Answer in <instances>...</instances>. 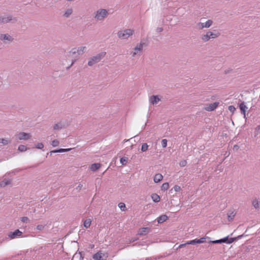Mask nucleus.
<instances>
[{"label": "nucleus", "instance_id": "1", "mask_svg": "<svg viewBox=\"0 0 260 260\" xmlns=\"http://www.w3.org/2000/svg\"><path fill=\"white\" fill-rule=\"evenodd\" d=\"M109 15L108 11L105 9H99L94 12L93 17L97 21H103Z\"/></svg>", "mask_w": 260, "mask_h": 260}, {"label": "nucleus", "instance_id": "2", "mask_svg": "<svg viewBox=\"0 0 260 260\" xmlns=\"http://www.w3.org/2000/svg\"><path fill=\"white\" fill-rule=\"evenodd\" d=\"M134 34V30L132 29H125L119 30L117 33V37L121 40H127L129 37L132 36Z\"/></svg>", "mask_w": 260, "mask_h": 260}, {"label": "nucleus", "instance_id": "3", "mask_svg": "<svg viewBox=\"0 0 260 260\" xmlns=\"http://www.w3.org/2000/svg\"><path fill=\"white\" fill-rule=\"evenodd\" d=\"M106 55V52L105 51L102 52L95 56L91 57L88 62V65L90 67L92 66L96 63H98L101 61Z\"/></svg>", "mask_w": 260, "mask_h": 260}, {"label": "nucleus", "instance_id": "4", "mask_svg": "<svg viewBox=\"0 0 260 260\" xmlns=\"http://www.w3.org/2000/svg\"><path fill=\"white\" fill-rule=\"evenodd\" d=\"M144 43H140L131 52V55L134 57L136 56H140L143 52Z\"/></svg>", "mask_w": 260, "mask_h": 260}, {"label": "nucleus", "instance_id": "5", "mask_svg": "<svg viewBox=\"0 0 260 260\" xmlns=\"http://www.w3.org/2000/svg\"><path fill=\"white\" fill-rule=\"evenodd\" d=\"M219 36V33H213L211 31H208L206 34L203 35L201 37L202 40L204 42H207L210 39H215L217 38Z\"/></svg>", "mask_w": 260, "mask_h": 260}, {"label": "nucleus", "instance_id": "6", "mask_svg": "<svg viewBox=\"0 0 260 260\" xmlns=\"http://www.w3.org/2000/svg\"><path fill=\"white\" fill-rule=\"evenodd\" d=\"M0 40L5 44H10L14 40V38L9 34H0Z\"/></svg>", "mask_w": 260, "mask_h": 260}, {"label": "nucleus", "instance_id": "7", "mask_svg": "<svg viewBox=\"0 0 260 260\" xmlns=\"http://www.w3.org/2000/svg\"><path fill=\"white\" fill-rule=\"evenodd\" d=\"M22 236V232L18 229L15 230L14 232H11L8 234L9 237L11 239L21 237Z\"/></svg>", "mask_w": 260, "mask_h": 260}, {"label": "nucleus", "instance_id": "8", "mask_svg": "<svg viewBox=\"0 0 260 260\" xmlns=\"http://www.w3.org/2000/svg\"><path fill=\"white\" fill-rule=\"evenodd\" d=\"M213 23V21L211 20H208L206 22H199L197 24V27L199 29H203L204 28L210 27Z\"/></svg>", "mask_w": 260, "mask_h": 260}, {"label": "nucleus", "instance_id": "9", "mask_svg": "<svg viewBox=\"0 0 260 260\" xmlns=\"http://www.w3.org/2000/svg\"><path fill=\"white\" fill-rule=\"evenodd\" d=\"M208 237H202L199 239H196L188 241L187 242V244H201L204 243L206 242V239H209Z\"/></svg>", "mask_w": 260, "mask_h": 260}, {"label": "nucleus", "instance_id": "10", "mask_svg": "<svg viewBox=\"0 0 260 260\" xmlns=\"http://www.w3.org/2000/svg\"><path fill=\"white\" fill-rule=\"evenodd\" d=\"M31 136L29 134L24 132H21L16 135L17 138L19 140H27L30 138Z\"/></svg>", "mask_w": 260, "mask_h": 260}, {"label": "nucleus", "instance_id": "11", "mask_svg": "<svg viewBox=\"0 0 260 260\" xmlns=\"http://www.w3.org/2000/svg\"><path fill=\"white\" fill-rule=\"evenodd\" d=\"M219 104V102H214L213 103L210 104L205 107V109L207 111H214L218 106Z\"/></svg>", "mask_w": 260, "mask_h": 260}, {"label": "nucleus", "instance_id": "12", "mask_svg": "<svg viewBox=\"0 0 260 260\" xmlns=\"http://www.w3.org/2000/svg\"><path fill=\"white\" fill-rule=\"evenodd\" d=\"M12 20V16L11 15H4L0 16L1 23H8Z\"/></svg>", "mask_w": 260, "mask_h": 260}, {"label": "nucleus", "instance_id": "13", "mask_svg": "<svg viewBox=\"0 0 260 260\" xmlns=\"http://www.w3.org/2000/svg\"><path fill=\"white\" fill-rule=\"evenodd\" d=\"M160 99L158 98V95H151L149 98V102L153 105H156L159 101Z\"/></svg>", "mask_w": 260, "mask_h": 260}, {"label": "nucleus", "instance_id": "14", "mask_svg": "<svg viewBox=\"0 0 260 260\" xmlns=\"http://www.w3.org/2000/svg\"><path fill=\"white\" fill-rule=\"evenodd\" d=\"M239 108L241 110V114L244 115V118H246V111L248 109L247 107L245 105L244 102L241 103L239 105Z\"/></svg>", "mask_w": 260, "mask_h": 260}, {"label": "nucleus", "instance_id": "15", "mask_svg": "<svg viewBox=\"0 0 260 260\" xmlns=\"http://www.w3.org/2000/svg\"><path fill=\"white\" fill-rule=\"evenodd\" d=\"M150 232V229L148 228H142L139 229L138 234L139 235H146Z\"/></svg>", "mask_w": 260, "mask_h": 260}, {"label": "nucleus", "instance_id": "16", "mask_svg": "<svg viewBox=\"0 0 260 260\" xmlns=\"http://www.w3.org/2000/svg\"><path fill=\"white\" fill-rule=\"evenodd\" d=\"M11 142V140L9 138H0V144L3 146H6Z\"/></svg>", "mask_w": 260, "mask_h": 260}, {"label": "nucleus", "instance_id": "17", "mask_svg": "<svg viewBox=\"0 0 260 260\" xmlns=\"http://www.w3.org/2000/svg\"><path fill=\"white\" fill-rule=\"evenodd\" d=\"M226 240H228V237H225L220 239L219 240L210 241L209 243H211L213 244H219V243H226Z\"/></svg>", "mask_w": 260, "mask_h": 260}, {"label": "nucleus", "instance_id": "18", "mask_svg": "<svg viewBox=\"0 0 260 260\" xmlns=\"http://www.w3.org/2000/svg\"><path fill=\"white\" fill-rule=\"evenodd\" d=\"M11 180L9 179H4L2 181L0 182L1 187H5L6 186L10 184Z\"/></svg>", "mask_w": 260, "mask_h": 260}, {"label": "nucleus", "instance_id": "19", "mask_svg": "<svg viewBox=\"0 0 260 260\" xmlns=\"http://www.w3.org/2000/svg\"><path fill=\"white\" fill-rule=\"evenodd\" d=\"M168 217L166 215H161L157 218L158 223H161L167 220Z\"/></svg>", "mask_w": 260, "mask_h": 260}, {"label": "nucleus", "instance_id": "20", "mask_svg": "<svg viewBox=\"0 0 260 260\" xmlns=\"http://www.w3.org/2000/svg\"><path fill=\"white\" fill-rule=\"evenodd\" d=\"M86 49V47L85 46H82L76 48V52L77 53V55H79L83 54Z\"/></svg>", "mask_w": 260, "mask_h": 260}, {"label": "nucleus", "instance_id": "21", "mask_svg": "<svg viewBox=\"0 0 260 260\" xmlns=\"http://www.w3.org/2000/svg\"><path fill=\"white\" fill-rule=\"evenodd\" d=\"M163 178V176L160 174H156L153 178V180L154 182L158 183L160 182Z\"/></svg>", "mask_w": 260, "mask_h": 260}, {"label": "nucleus", "instance_id": "22", "mask_svg": "<svg viewBox=\"0 0 260 260\" xmlns=\"http://www.w3.org/2000/svg\"><path fill=\"white\" fill-rule=\"evenodd\" d=\"M101 165L100 163H94L90 166V169L92 171H95L101 167Z\"/></svg>", "mask_w": 260, "mask_h": 260}, {"label": "nucleus", "instance_id": "23", "mask_svg": "<svg viewBox=\"0 0 260 260\" xmlns=\"http://www.w3.org/2000/svg\"><path fill=\"white\" fill-rule=\"evenodd\" d=\"M73 10L72 8L68 9L65 11V12L63 15V16L66 18H68L73 13Z\"/></svg>", "mask_w": 260, "mask_h": 260}, {"label": "nucleus", "instance_id": "24", "mask_svg": "<svg viewBox=\"0 0 260 260\" xmlns=\"http://www.w3.org/2000/svg\"><path fill=\"white\" fill-rule=\"evenodd\" d=\"M151 197L154 203H158L160 201V197L156 193H152Z\"/></svg>", "mask_w": 260, "mask_h": 260}, {"label": "nucleus", "instance_id": "25", "mask_svg": "<svg viewBox=\"0 0 260 260\" xmlns=\"http://www.w3.org/2000/svg\"><path fill=\"white\" fill-rule=\"evenodd\" d=\"M236 215V212L235 211H232L228 213V218L229 221H231L233 220L234 217Z\"/></svg>", "mask_w": 260, "mask_h": 260}, {"label": "nucleus", "instance_id": "26", "mask_svg": "<svg viewBox=\"0 0 260 260\" xmlns=\"http://www.w3.org/2000/svg\"><path fill=\"white\" fill-rule=\"evenodd\" d=\"M102 253L100 252H97L93 255V259L94 260H103Z\"/></svg>", "mask_w": 260, "mask_h": 260}, {"label": "nucleus", "instance_id": "27", "mask_svg": "<svg viewBox=\"0 0 260 260\" xmlns=\"http://www.w3.org/2000/svg\"><path fill=\"white\" fill-rule=\"evenodd\" d=\"M69 56L70 57H77L78 56L77 53L76 52V48H73L69 52Z\"/></svg>", "mask_w": 260, "mask_h": 260}, {"label": "nucleus", "instance_id": "28", "mask_svg": "<svg viewBox=\"0 0 260 260\" xmlns=\"http://www.w3.org/2000/svg\"><path fill=\"white\" fill-rule=\"evenodd\" d=\"M91 223V220L90 219H87L84 221V226L86 229L90 227Z\"/></svg>", "mask_w": 260, "mask_h": 260}, {"label": "nucleus", "instance_id": "29", "mask_svg": "<svg viewBox=\"0 0 260 260\" xmlns=\"http://www.w3.org/2000/svg\"><path fill=\"white\" fill-rule=\"evenodd\" d=\"M71 149H63V148H60L59 149L55 150L53 151H52L51 153H57V152H68L69 150H70Z\"/></svg>", "mask_w": 260, "mask_h": 260}, {"label": "nucleus", "instance_id": "30", "mask_svg": "<svg viewBox=\"0 0 260 260\" xmlns=\"http://www.w3.org/2000/svg\"><path fill=\"white\" fill-rule=\"evenodd\" d=\"M63 128V125L61 123H57L55 124L53 126L54 130H59Z\"/></svg>", "mask_w": 260, "mask_h": 260}, {"label": "nucleus", "instance_id": "31", "mask_svg": "<svg viewBox=\"0 0 260 260\" xmlns=\"http://www.w3.org/2000/svg\"><path fill=\"white\" fill-rule=\"evenodd\" d=\"M252 205L255 209L259 208V203L256 199H255L252 201Z\"/></svg>", "mask_w": 260, "mask_h": 260}, {"label": "nucleus", "instance_id": "32", "mask_svg": "<svg viewBox=\"0 0 260 260\" xmlns=\"http://www.w3.org/2000/svg\"><path fill=\"white\" fill-rule=\"evenodd\" d=\"M148 148V145L147 143H145L142 145L141 150L142 152H145L146 150H147Z\"/></svg>", "mask_w": 260, "mask_h": 260}, {"label": "nucleus", "instance_id": "33", "mask_svg": "<svg viewBox=\"0 0 260 260\" xmlns=\"http://www.w3.org/2000/svg\"><path fill=\"white\" fill-rule=\"evenodd\" d=\"M18 150L21 152H23L27 150V147L25 145H20L19 146Z\"/></svg>", "mask_w": 260, "mask_h": 260}, {"label": "nucleus", "instance_id": "34", "mask_svg": "<svg viewBox=\"0 0 260 260\" xmlns=\"http://www.w3.org/2000/svg\"><path fill=\"white\" fill-rule=\"evenodd\" d=\"M118 207L121 211H125L126 210L125 205L123 203H120L118 204Z\"/></svg>", "mask_w": 260, "mask_h": 260}, {"label": "nucleus", "instance_id": "35", "mask_svg": "<svg viewBox=\"0 0 260 260\" xmlns=\"http://www.w3.org/2000/svg\"><path fill=\"white\" fill-rule=\"evenodd\" d=\"M127 157H122L120 158V163L123 165H126V164L127 163Z\"/></svg>", "mask_w": 260, "mask_h": 260}, {"label": "nucleus", "instance_id": "36", "mask_svg": "<svg viewBox=\"0 0 260 260\" xmlns=\"http://www.w3.org/2000/svg\"><path fill=\"white\" fill-rule=\"evenodd\" d=\"M169 184L168 182H166L162 184L161 186V190H166L169 188Z\"/></svg>", "mask_w": 260, "mask_h": 260}, {"label": "nucleus", "instance_id": "37", "mask_svg": "<svg viewBox=\"0 0 260 260\" xmlns=\"http://www.w3.org/2000/svg\"><path fill=\"white\" fill-rule=\"evenodd\" d=\"M237 239V238H229L228 237V240H226V243H227V244H231L235 240H236Z\"/></svg>", "mask_w": 260, "mask_h": 260}, {"label": "nucleus", "instance_id": "38", "mask_svg": "<svg viewBox=\"0 0 260 260\" xmlns=\"http://www.w3.org/2000/svg\"><path fill=\"white\" fill-rule=\"evenodd\" d=\"M59 144V142L57 140H54L52 141L51 145L53 147L58 146Z\"/></svg>", "mask_w": 260, "mask_h": 260}, {"label": "nucleus", "instance_id": "39", "mask_svg": "<svg viewBox=\"0 0 260 260\" xmlns=\"http://www.w3.org/2000/svg\"><path fill=\"white\" fill-rule=\"evenodd\" d=\"M167 139H162L161 141V146L163 148H166L167 146Z\"/></svg>", "mask_w": 260, "mask_h": 260}, {"label": "nucleus", "instance_id": "40", "mask_svg": "<svg viewBox=\"0 0 260 260\" xmlns=\"http://www.w3.org/2000/svg\"><path fill=\"white\" fill-rule=\"evenodd\" d=\"M36 147L38 149H42L44 147V144L42 143H38L36 145Z\"/></svg>", "mask_w": 260, "mask_h": 260}, {"label": "nucleus", "instance_id": "41", "mask_svg": "<svg viewBox=\"0 0 260 260\" xmlns=\"http://www.w3.org/2000/svg\"><path fill=\"white\" fill-rule=\"evenodd\" d=\"M44 225L39 224L37 226L36 229L38 231H41L44 230Z\"/></svg>", "mask_w": 260, "mask_h": 260}, {"label": "nucleus", "instance_id": "42", "mask_svg": "<svg viewBox=\"0 0 260 260\" xmlns=\"http://www.w3.org/2000/svg\"><path fill=\"white\" fill-rule=\"evenodd\" d=\"M228 109L232 113H234L236 110V108H235V107L234 106H232V105L229 106Z\"/></svg>", "mask_w": 260, "mask_h": 260}, {"label": "nucleus", "instance_id": "43", "mask_svg": "<svg viewBox=\"0 0 260 260\" xmlns=\"http://www.w3.org/2000/svg\"><path fill=\"white\" fill-rule=\"evenodd\" d=\"M21 221L22 222L26 223L29 221V218L27 217H22L21 218Z\"/></svg>", "mask_w": 260, "mask_h": 260}, {"label": "nucleus", "instance_id": "44", "mask_svg": "<svg viewBox=\"0 0 260 260\" xmlns=\"http://www.w3.org/2000/svg\"><path fill=\"white\" fill-rule=\"evenodd\" d=\"M187 165V161L185 160H183L179 162V165L181 167H184Z\"/></svg>", "mask_w": 260, "mask_h": 260}, {"label": "nucleus", "instance_id": "45", "mask_svg": "<svg viewBox=\"0 0 260 260\" xmlns=\"http://www.w3.org/2000/svg\"><path fill=\"white\" fill-rule=\"evenodd\" d=\"M173 188H174V190L176 192L180 191L181 189V187L178 185H175L174 186Z\"/></svg>", "mask_w": 260, "mask_h": 260}, {"label": "nucleus", "instance_id": "46", "mask_svg": "<svg viewBox=\"0 0 260 260\" xmlns=\"http://www.w3.org/2000/svg\"><path fill=\"white\" fill-rule=\"evenodd\" d=\"M189 244H187V242H186L185 243H184V244H180L179 245L178 248H182V247H185L186 245H189Z\"/></svg>", "mask_w": 260, "mask_h": 260}, {"label": "nucleus", "instance_id": "47", "mask_svg": "<svg viewBox=\"0 0 260 260\" xmlns=\"http://www.w3.org/2000/svg\"><path fill=\"white\" fill-rule=\"evenodd\" d=\"M162 30H163V28L162 27H157L156 29V31L157 32H160L162 31Z\"/></svg>", "mask_w": 260, "mask_h": 260}, {"label": "nucleus", "instance_id": "48", "mask_svg": "<svg viewBox=\"0 0 260 260\" xmlns=\"http://www.w3.org/2000/svg\"><path fill=\"white\" fill-rule=\"evenodd\" d=\"M239 148V146L237 145H235L233 147V149L234 150H238Z\"/></svg>", "mask_w": 260, "mask_h": 260}, {"label": "nucleus", "instance_id": "49", "mask_svg": "<svg viewBox=\"0 0 260 260\" xmlns=\"http://www.w3.org/2000/svg\"><path fill=\"white\" fill-rule=\"evenodd\" d=\"M83 185L81 184H79L78 186L77 187L76 189L80 190L81 188L82 187Z\"/></svg>", "mask_w": 260, "mask_h": 260}, {"label": "nucleus", "instance_id": "50", "mask_svg": "<svg viewBox=\"0 0 260 260\" xmlns=\"http://www.w3.org/2000/svg\"><path fill=\"white\" fill-rule=\"evenodd\" d=\"M75 61H76V59L72 60L71 65L69 67H68V69H70V68L74 64V63H75Z\"/></svg>", "mask_w": 260, "mask_h": 260}, {"label": "nucleus", "instance_id": "51", "mask_svg": "<svg viewBox=\"0 0 260 260\" xmlns=\"http://www.w3.org/2000/svg\"><path fill=\"white\" fill-rule=\"evenodd\" d=\"M137 240V239H131V240H129V243H132V242H133L135 241H136Z\"/></svg>", "mask_w": 260, "mask_h": 260}, {"label": "nucleus", "instance_id": "52", "mask_svg": "<svg viewBox=\"0 0 260 260\" xmlns=\"http://www.w3.org/2000/svg\"><path fill=\"white\" fill-rule=\"evenodd\" d=\"M66 1H68V2H72V1H73L74 0H66Z\"/></svg>", "mask_w": 260, "mask_h": 260}, {"label": "nucleus", "instance_id": "53", "mask_svg": "<svg viewBox=\"0 0 260 260\" xmlns=\"http://www.w3.org/2000/svg\"><path fill=\"white\" fill-rule=\"evenodd\" d=\"M242 237V235H240V236H238V238L239 237Z\"/></svg>", "mask_w": 260, "mask_h": 260}]
</instances>
